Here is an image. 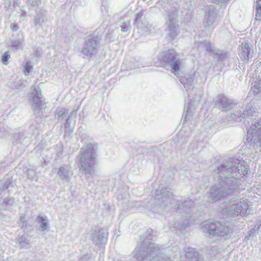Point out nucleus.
I'll use <instances>...</instances> for the list:
<instances>
[{
  "label": "nucleus",
  "mask_w": 261,
  "mask_h": 261,
  "mask_svg": "<svg viewBox=\"0 0 261 261\" xmlns=\"http://www.w3.org/2000/svg\"><path fill=\"white\" fill-rule=\"evenodd\" d=\"M201 230L210 238L225 240L230 237L233 232V222L225 220L204 222L202 223Z\"/></svg>",
  "instance_id": "f257e3e1"
},
{
  "label": "nucleus",
  "mask_w": 261,
  "mask_h": 261,
  "mask_svg": "<svg viewBox=\"0 0 261 261\" xmlns=\"http://www.w3.org/2000/svg\"><path fill=\"white\" fill-rule=\"evenodd\" d=\"M152 230H148L145 240L141 242L133 252L134 258L137 261H143L147 257H153L161 253L163 250V246L149 242V240H152Z\"/></svg>",
  "instance_id": "f03ea898"
},
{
  "label": "nucleus",
  "mask_w": 261,
  "mask_h": 261,
  "mask_svg": "<svg viewBox=\"0 0 261 261\" xmlns=\"http://www.w3.org/2000/svg\"><path fill=\"white\" fill-rule=\"evenodd\" d=\"M195 222L187 218H182L176 220L173 224H170V229L176 233L185 234L187 232V228L191 225L194 224Z\"/></svg>",
  "instance_id": "7ed1b4c3"
},
{
  "label": "nucleus",
  "mask_w": 261,
  "mask_h": 261,
  "mask_svg": "<svg viewBox=\"0 0 261 261\" xmlns=\"http://www.w3.org/2000/svg\"><path fill=\"white\" fill-rule=\"evenodd\" d=\"M177 55V54L168 51L165 53L161 59L162 63H164V67L165 65V63L172 62L170 65L171 71L175 75H177L180 70V63L178 60H176Z\"/></svg>",
  "instance_id": "20e7f679"
},
{
  "label": "nucleus",
  "mask_w": 261,
  "mask_h": 261,
  "mask_svg": "<svg viewBox=\"0 0 261 261\" xmlns=\"http://www.w3.org/2000/svg\"><path fill=\"white\" fill-rule=\"evenodd\" d=\"M108 232L104 228H96L92 236L93 242L97 245H103L107 241Z\"/></svg>",
  "instance_id": "39448f33"
},
{
  "label": "nucleus",
  "mask_w": 261,
  "mask_h": 261,
  "mask_svg": "<svg viewBox=\"0 0 261 261\" xmlns=\"http://www.w3.org/2000/svg\"><path fill=\"white\" fill-rule=\"evenodd\" d=\"M35 221L39 224L41 231H48L49 230V222L46 216L41 215H38L36 217Z\"/></svg>",
  "instance_id": "423d86ee"
},
{
  "label": "nucleus",
  "mask_w": 261,
  "mask_h": 261,
  "mask_svg": "<svg viewBox=\"0 0 261 261\" xmlns=\"http://www.w3.org/2000/svg\"><path fill=\"white\" fill-rule=\"evenodd\" d=\"M186 259L185 261H198V253L194 248H186Z\"/></svg>",
  "instance_id": "0eeeda50"
},
{
  "label": "nucleus",
  "mask_w": 261,
  "mask_h": 261,
  "mask_svg": "<svg viewBox=\"0 0 261 261\" xmlns=\"http://www.w3.org/2000/svg\"><path fill=\"white\" fill-rule=\"evenodd\" d=\"M241 51L239 54L242 60L248 61L249 59L250 49L247 43H242L241 45Z\"/></svg>",
  "instance_id": "6e6552de"
},
{
  "label": "nucleus",
  "mask_w": 261,
  "mask_h": 261,
  "mask_svg": "<svg viewBox=\"0 0 261 261\" xmlns=\"http://www.w3.org/2000/svg\"><path fill=\"white\" fill-rule=\"evenodd\" d=\"M236 169L238 170V175H237V176L239 177H243L248 174V166L245 164L244 161H239Z\"/></svg>",
  "instance_id": "1a4fd4ad"
},
{
  "label": "nucleus",
  "mask_w": 261,
  "mask_h": 261,
  "mask_svg": "<svg viewBox=\"0 0 261 261\" xmlns=\"http://www.w3.org/2000/svg\"><path fill=\"white\" fill-rule=\"evenodd\" d=\"M17 243L22 248H28L30 246V240L28 239V235L24 233L19 237L17 239Z\"/></svg>",
  "instance_id": "9d476101"
},
{
  "label": "nucleus",
  "mask_w": 261,
  "mask_h": 261,
  "mask_svg": "<svg viewBox=\"0 0 261 261\" xmlns=\"http://www.w3.org/2000/svg\"><path fill=\"white\" fill-rule=\"evenodd\" d=\"M259 232H261V220L257 221L253 227L250 229L249 235L250 237L254 236Z\"/></svg>",
  "instance_id": "9b49d317"
},
{
  "label": "nucleus",
  "mask_w": 261,
  "mask_h": 261,
  "mask_svg": "<svg viewBox=\"0 0 261 261\" xmlns=\"http://www.w3.org/2000/svg\"><path fill=\"white\" fill-rule=\"evenodd\" d=\"M255 83H256L254 85L253 88L256 89V91H254L256 94L261 91V76L258 77L257 81H256Z\"/></svg>",
  "instance_id": "f8f14e48"
},
{
  "label": "nucleus",
  "mask_w": 261,
  "mask_h": 261,
  "mask_svg": "<svg viewBox=\"0 0 261 261\" xmlns=\"http://www.w3.org/2000/svg\"><path fill=\"white\" fill-rule=\"evenodd\" d=\"M10 58V55L8 51H6L3 55L2 61L3 64L7 65L8 64V60Z\"/></svg>",
  "instance_id": "ddd939ff"
},
{
  "label": "nucleus",
  "mask_w": 261,
  "mask_h": 261,
  "mask_svg": "<svg viewBox=\"0 0 261 261\" xmlns=\"http://www.w3.org/2000/svg\"><path fill=\"white\" fill-rule=\"evenodd\" d=\"M154 261H172V260L170 257L166 255H163L159 256Z\"/></svg>",
  "instance_id": "4468645a"
},
{
  "label": "nucleus",
  "mask_w": 261,
  "mask_h": 261,
  "mask_svg": "<svg viewBox=\"0 0 261 261\" xmlns=\"http://www.w3.org/2000/svg\"><path fill=\"white\" fill-rule=\"evenodd\" d=\"M255 21H261V10H256L255 15Z\"/></svg>",
  "instance_id": "2eb2a0df"
},
{
  "label": "nucleus",
  "mask_w": 261,
  "mask_h": 261,
  "mask_svg": "<svg viewBox=\"0 0 261 261\" xmlns=\"http://www.w3.org/2000/svg\"><path fill=\"white\" fill-rule=\"evenodd\" d=\"M33 68V66L30 65V63L29 62H27L25 64V71L24 73L26 74L27 73H29Z\"/></svg>",
  "instance_id": "dca6fc26"
},
{
  "label": "nucleus",
  "mask_w": 261,
  "mask_h": 261,
  "mask_svg": "<svg viewBox=\"0 0 261 261\" xmlns=\"http://www.w3.org/2000/svg\"><path fill=\"white\" fill-rule=\"evenodd\" d=\"M79 261H91L90 256L88 254H85L80 259Z\"/></svg>",
  "instance_id": "f3484780"
},
{
  "label": "nucleus",
  "mask_w": 261,
  "mask_h": 261,
  "mask_svg": "<svg viewBox=\"0 0 261 261\" xmlns=\"http://www.w3.org/2000/svg\"><path fill=\"white\" fill-rule=\"evenodd\" d=\"M121 31L122 32H125L128 29V25L126 22H123L121 25Z\"/></svg>",
  "instance_id": "a211bd4d"
},
{
  "label": "nucleus",
  "mask_w": 261,
  "mask_h": 261,
  "mask_svg": "<svg viewBox=\"0 0 261 261\" xmlns=\"http://www.w3.org/2000/svg\"><path fill=\"white\" fill-rule=\"evenodd\" d=\"M255 10H261V0H256Z\"/></svg>",
  "instance_id": "6ab92c4d"
},
{
  "label": "nucleus",
  "mask_w": 261,
  "mask_h": 261,
  "mask_svg": "<svg viewBox=\"0 0 261 261\" xmlns=\"http://www.w3.org/2000/svg\"><path fill=\"white\" fill-rule=\"evenodd\" d=\"M11 29L13 31H17L19 27H18V25L17 23H14L11 24Z\"/></svg>",
  "instance_id": "aec40b11"
},
{
  "label": "nucleus",
  "mask_w": 261,
  "mask_h": 261,
  "mask_svg": "<svg viewBox=\"0 0 261 261\" xmlns=\"http://www.w3.org/2000/svg\"><path fill=\"white\" fill-rule=\"evenodd\" d=\"M41 105H42V101L41 100H39V101L38 102L36 103V106L37 107H40Z\"/></svg>",
  "instance_id": "412c9836"
},
{
  "label": "nucleus",
  "mask_w": 261,
  "mask_h": 261,
  "mask_svg": "<svg viewBox=\"0 0 261 261\" xmlns=\"http://www.w3.org/2000/svg\"><path fill=\"white\" fill-rule=\"evenodd\" d=\"M236 213H231L232 214V216H231V217H239L240 215L237 214V215H236Z\"/></svg>",
  "instance_id": "4be33fe9"
},
{
  "label": "nucleus",
  "mask_w": 261,
  "mask_h": 261,
  "mask_svg": "<svg viewBox=\"0 0 261 261\" xmlns=\"http://www.w3.org/2000/svg\"><path fill=\"white\" fill-rule=\"evenodd\" d=\"M33 99H34V101L35 100V97H33Z\"/></svg>",
  "instance_id": "5701e85b"
},
{
  "label": "nucleus",
  "mask_w": 261,
  "mask_h": 261,
  "mask_svg": "<svg viewBox=\"0 0 261 261\" xmlns=\"http://www.w3.org/2000/svg\"><path fill=\"white\" fill-rule=\"evenodd\" d=\"M36 98L39 99H40V98L39 97H36Z\"/></svg>",
  "instance_id": "b1692460"
}]
</instances>
